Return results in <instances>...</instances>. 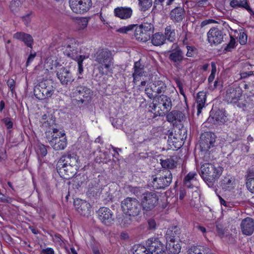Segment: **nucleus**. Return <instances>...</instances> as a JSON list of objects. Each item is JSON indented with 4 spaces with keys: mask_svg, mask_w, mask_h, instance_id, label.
Listing matches in <instances>:
<instances>
[{
    "mask_svg": "<svg viewBox=\"0 0 254 254\" xmlns=\"http://www.w3.org/2000/svg\"><path fill=\"white\" fill-rule=\"evenodd\" d=\"M148 250L151 254H165L166 247L158 238L152 237L146 241Z\"/></svg>",
    "mask_w": 254,
    "mask_h": 254,
    "instance_id": "9b49d317",
    "label": "nucleus"
},
{
    "mask_svg": "<svg viewBox=\"0 0 254 254\" xmlns=\"http://www.w3.org/2000/svg\"><path fill=\"white\" fill-rule=\"evenodd\" d=\"M200 175L210 188L214 187V184L222 175L223 168L220 166H215L211 163H205L201 166Z\"/></svg>",
    "mask_w": 254,
    "mask_h": 254,
    "instance_id": "f257e3e1",
    "label": "nucleus"
},
{
    "mask_svg": "<svg viewBox=\"0 0 254 254\" xmlns=\"http://www.w3.org/2000/svg\"><path fill=\"white\" fill-rule=\"evenodd\" d=\"M213 118L215 119L216 122L223 124L227 121V117L224 112L220 110L216 112Z\"/></svg>",
    "mask_w": 254,
    "mask_h": 254,
    "instance_id": "79ce46f5",
    "label": "nucleus"
},
{
    "mask_svg": "<svg viewBox=\"0 0 254 254\" xmlns=\"http://www.w3.org/2000/svg\"><path fill=\"white\" fill-rule=\"evenodd\" d=\"M133 250V254H143L147 249L143 246L138 245L134 246Z\"/></svg>",
    "mask_w": 254,
    "mask_h": 254,
    "instance_id": "864d4df0",
    "label": "nucleus"
},
{
    "mask_svg": "<svg viewBox=\"0 0 254 254\" xmlns=\"http://www.w3.org/2000/svg\"><path fill=\"white\" fill-rule=\"evenodd\" d=\"M138 5L141 11H145L148 10L152 5V0H138Z\"/></svg>",
    "mask_w": 254,
    "mask_h": 254,
    "instance_id": "ea45409f",
    "label": "nucleus"
},
{
    "mask_svg": "<svg viewBox=\"0 0 254 254\" xmlns=\"http://www.w3.org/2000/svg\"><path fill=\"white\" fill-rule=\"evenodd\" d=\"M211 250L207 248H198L194 247L192 248L188 254H209Z\"/></svg>",
    "mask_w": 254,
    "mask_h": 254,
    "instance_id": "58836bf2",
    "label": "nucleus"
},
{
    "mask_svg": "<svg viewBox=\"0 0 254 254\" xmlns=\"http://www.w3.org/2000/svg\"><path fill=\"white\" fill-rule=\"evenodd\" d=\"M78 45L75 42L74 39H70L64 46V54L67 57L75 61L78 60L80 55H78Z\"/></svg>",
    "mask_w": 254,
    "mask_h": 254,
    "instance_id": "2eb2a0df",
    "label": "nucleus"
},
{
    "mask_svg": "<svg viewBox=\"0 0 254 254\" xmlns=\"http://www.w3.org/2000/svg\"><path fill=\"white\" fill-rule=\"evenodd\" d=\"M138 26H140L141 29L150 36H151L154 32V25L151 23L144 22L140 25H138Z\"/></svg>",
    "mask_w": 254,
    "mask_h": 254,
    "instance_id": "a19ab883",
    "label": "nucleus"
},
{
    "mask_svg": "<svg viewBox=\"0 0 254 254\" xmlns=\"http://www.w3.org/2000/svg\"><path fill=\"white\" fill-rule=\"evenodd\" d=\"M232 185V180L229 177H225L220 182V185L223 189L227 190Z\"/></svg>",
    "mask_w": 254,
    "mask_h": 254,
    "instance_id": "de8ad7c7",
    "label": "nucleus"
},
{
    "mask_svg": "<svg viewBox=\"0 0 254 254\" xmlns=\"http://www.w3.org/2000/svg\"><path fill=\"white\" fill-rule=\"evenodd\" d=\"M88 56L85 55H80L79 59L78 60H76L78 64V72L79 74H82L83 71V67L82 63L83 61L87 58H88Z\"/></svg>",
    "mask_w": 254,
    "mask_h": 254,
    "instance_id": "a18cd8bd",
    "label": "nucleus"
},
{
    "mask_svg": "<svg viewBox=\"0 0 254 254\" xmlns=\"http://www.w3.org/2000/svg\"><path fill=\"white\" fill-rule=\"evenodd\" d=\"M165 37L171 42H174L176 40L175 29L171 25L167 26L165 29Z\"/></svg>",
    "mask_w": 254,
    "mask_h": 254,
    "instance_id": "c9c22d12",
    "label": "nucleus"
},
{
    "mask_svg": "<svg viewBox=\"0 0 254 254\" xmlns=\"http://www.w3.org/2000/svg\"><path fill=\"white\" fill-rule=\"evenodd\" d=\"M134 36L138 41L146 42L150 39L151 36L141 29L138 25H136Z\"/></svg>",
    "mask_w": 254,
    "mask_h": 254,
    "instance_id": "c85d7f7f",
    "label": "nucleus"
},
{
    "mask_svg": "<svg viewBox=\"0 0 254 254\" xmlns=\"http://www.w3.org/2000/svg\"><path fill=\"white\" fill-rule=\"evenodd\" d=\"M168 58L174 66L178 67L185 59L183 50L177 43H174L168 52Z\"/></svg>",
    "mask_w": 254,
    "mask_h": 254,
    "instance_id": "0eeeda50",
    "label": "nucleus"
},
{
    "mask_svg": "<svg viewBox=\"0 0 254 254\" xmlns=\"http://www.w3.org/2000/svg\"><path fill=\"white\" fill-rule=\"evenodd\" d=\"M145 93L150 99L157 98L159 96L156 93V89L154 81L147 85L145 89Z\"/></svg>",
    "mask_w": 254,
    "mask_h": 254,
    "instance_id": "72a5a7b5",
    "label": "nucleus"
},
{
    "mask_svg": "<svg viewBox=\"0 0 254 254\" xmlns=\"http://www.w3.org/2000/svg\"><path fill=\"white\" fill-rule=\"evenodd\" d=\"M160 163L163 168L168 169H172L176 167L177 161L173 157H170L165 160H160Z\"/></svg>",
    "mask_w": 254,
    "mask_h": 254,
    "instance_id": "f704fd0d",
    "label": "nucleus"
},
{
    "mask_svg": "<svg viewBox=\"0 0 254 254\" xmlns=\"http://www.w3.org/2000/svg\"><path fill=\"white\" fill-rule=\"evenodd\" d=\"M242 90L239 87H229L226 90L225 100L228 103H237L242 96Z\"/></svg>",
    "mask_w": 254,
    "mask_h": 254,
    "instance_id": "a211bd4d",
    "label": "nucleus"
},
{
    "mask_svg": "<svg viewBox=\"0 0 254 254\" xmlns=\"http://www.w3.org/2000/svg\"><path fill=\"white\" fill-rule=\"evenodd\" d=\"M36 152L39 156L45 157L47 154V147L41 143H38L37 144Z\"/></svg>",
    "mask_w": 254,
    "mask_h": 254,
    "instance_id": "c03bdc74",
    "label": "nucleus"
},
{
    "mask_svg": "<svg viewBox=\"0 0 254 254\" xmlns=\"http://www.w3.org/2000/svg\"><path fill=\"white\" fill-rule=\"evenodd\" d=\"M99 219L106 225H110L114 220L112 211L108 207L100 208L98 211Z\"/></svg>",
    "mask_w": 254,
    "mask_h": 254,
    "instance_id": "6ab92c4d",
    "label": "nucleus"
},
{
    "mask_svg": "<svg viewBox=\"0 0 254 254\" xmlns=\"http://www.w3.org/2000/svg\"><path fill=\"white\" fill-rule=\"evenodd\" d=\"M246 187L248 190L252 193H254V177L249 175L246 182Z\"/></svg>",
    "mask_w": 254,
    "mask_h": 254,
    "instance_id": "49530a36",
    "label": "nucleus"
},
{
    "mask_svg": "<svg viewBox=\"0 0 254 254\" xmlns=\"http://www.w3.org/2000/svg\"><path fill=\"white\" fill-rule=\"evenodd\" d=\"M53 240L55 243L58 244L60 246H62L63 244H64V241L62 236L59 234H56L55 235Z\"/></svg>",
    "mask_w": 254,
    "mask_h": 254,
    "instance_id": "6e6d98bb",
    "label": "nucleus"
},
{
    "mask_svg": "<svg viewBox=\"0 0 254 254\" xmlns=\"http://www.w3.org/2000/svg\"><path fill=\"white\" fill-rule=\"evenodd\" d=\"M154 82L158 96H160V95L164 94L166 93V91L167 90V87L165 82L161 80H156L154 81Z\"/></svg>",
    "mask_w": 254,
    "mask_h": 254,
    "instance_id": "e433bc0d",
    "label": "nucleus"
},
{
    "mask_svg": "<svg viewBox=\"0 0 254 254\" xmlns=\"http://www.w3.org/2000/svg\"><path fill=\"white\" fill-rule=\"evenodd\" d=\"M187 53L186 54V56L188 57H192L194 56L195 54V51L196 49L192 46H187Z\"/></svg>",
    "mask_w": 254,
    "mask_h": 254,
    "instance_id": "4d7b16f0",
    "label": "nucleus"
},
{
    "mask_svg": "<svg viewBox=\"0 0 254 254\" xmlns=\"http://www.w3.org/2000/svg\"><path fill=\"white\" fill-rule=\"evenodd\" d=\"M114 15L122 19H127L132 15V10L129 7H117L114 9Z\"/></svg>",
    "mask_w": 254,
    "mask_h": 254,
    "instance_id": "393cba45",
    "label": "nucleus"
},
{
    "mask_svg": "<svg viewBox=\"0 0 254 254\" xmlns=\"http://www.w3.org/2000/svg\"><path fill=\"white\" fill-rule=\"evenodd\" d=\"M17 39L23 42L27 47L32 48L33 39L30 34L23 32H17Z\"/></svg>",
    "mask_w": 254,
    "mask_h": 254,
    "instance_id": "2f4dec72",
    "label": "nucleus"
},
{
    "mask_svg": "<svg viewBox=\"0 0 254 254\" xmlns=\"http://www.w3.org/2000/svg\"><path fill=\"white\" fill-rule=\"evenodd\" d=\"M78 103L87 105L91 100L93 92L85 86H78L74 92Z\"/></svg>",
    "mask_w": 254,
    "mask_h": 254,
    "instance_id": "f8f14e48",
    "label": "nucleus"
},
{
    "mask_svg": "<svg viewBox=\"0 0 254 254\" xmlns=\"http://www.w3.org/2000/svg\"><path fill=\"white\" fill-rule=\"evenodd\" d=\"M55 251L53 249L51 248H47L44 249H43L41 251L40 254H54Z\"/></svg>",
    "mask_w": 254,
    "mask_h": 254,
    "instance_id": "680f3d73",
    "label": "nucleus"
},
{
    "mask_svg": "<svg viewBox=\"0 0 254 254\" xmlns=\"http://www.w3.org/2000/svg\"><path fill=\"white\" fill-rule=\"evenodd\" d=\"M156 101L158 103L159 108L164 113L169 112L173 106L171 98L164 94H161L157 97Z\"/></svg>",
    "mask_w": 254,
    "mask_h": 254,
    "instance_id": "4be33fe9",
    "label": "nucleus"
},
{
    "mask_svg": "<svg viewBox=\"0 0 254 254\" xmlns=\"http://www.w3.org/2000/svg\"><path fill=\"white\" fill-rule=\"evenodd\" d=\"M88 23V20L86 17H82L77 19L76 21L77 28L78 30H83L87 27Z\"/></svg>",
    "mask_w": 254,
    "mask_h": 254,
    "instance_id": "37998d69",
    "label": "nucleus"
},
{
    "mask_svg": "<svg viewBox=\"0 0 254 254\" xmlns=\"http://www.w3.org/2000/svg\"><path fill=\"white\" fill-rule=\"evenodd\" d=\"M136 24H130L127 26H124L118 30V32L121 33H127L128 32L135 30Z\"/></svg>",
    "mask_w": 254,
    "mask_h": 254,
    "instance_id": "09e8293b",
    "label": "nucleus"
},
{
    "mask_svg": "<svg viewBox=\"0 0 254 254\" xmlns=\"http://www.w3.org/2000/svg\"><path fill=\"white\" fill-rule=\"evenodd\" d=\"M103 189L98 184H96L95 181L92 180L88 185L87 194L89 197L97 198L100 196Z\"/></svg>",
    "mask_w": 254,
    "mask_h": 254,
    "instance_id": "bb28decb",
    "label": "nucleus"
},
{
    "mask_svg": "<svg viewBox=\"0 0 254 254\" xmlns=\"http://www.w3.org/2000/svg\"><path fill=\"white\" fill-rule=\"evenodd\" d=\"M216 136L210 131L205 132L200 137L199 145L201 151L207 152L215 146Z\"/></svg>",
    "mask_w": 254,
    "mask_h": 254,
    "instance_id": "1a4fd4ad",
    "label": "nucleus"
},
{
    "mask_svg": "<svg viewBox=\"0 0 254 254\" xmlns=\"http://www.w3.org/2000/svg\"><path fill=\"white\" fill-rule=\"evenodd\" d=\"M159 193L156 191H146L142 194L141 205L142 210L148 212L156 207L159 203Z\"/></svg>",
    "mask_w": 254,
    "mask_h": 254,
    "instance_id": "39448f33",
    "label": "nucleus"
},
{
    "mask_svg": "<svg viewBox=\"0 0 254 254\" xmlns=\"http://www.w3.org/2000/svg\"><path fill=\"white\" fill-rule=\"evenodd\" d=\"M167 121L173 124L182 123L186 120V115L184 111L173 110L168 112L166 115Z\"/></svg>",
    "mask_w": 254,
    "mask_h": 254,
    "instance_id": "aec40b11",
    "label": "nucleus"
},
{
    "mask_svg": "<svg viewBox=\"0 0 254 254\" xmlns=\"http://www.w3.org/2000/svg\"><path fill=\"white\" fill-rule=\"evenodd\" d=\"M55 90L51 82L48 80L42 81L37 85L34 89L35 97L39 100H44L50 97Z\"/></svg>",
    "mask_w": 254,
    "mask_h": 254,
    "instance_id": "423d86ee",
    "label": "nucleus"
},
{
    "mask_svg": "<svg viewBox=\"0 0 254 254\" xmlns=\"http://www.w3.org/2000/svg\"><path fill=\"white\" fill-rule=\"evenodd\" d=\"M177 227L176 226L172 227L169 228L166 234V239L167 242L169 241H175L176 235L178 234L177 233Z\"/></svg>",
    "mask_w": 254,
    "mask_h": 254,
    "instance_id": "4c0bfd02",
    "label": "nucleus"
},
{
    "mask_svg": "<svg viewBox=\"0 0 254 254\" xmlns=\"http://www.w3.org/2000/svg\"><path fill=\"white\" fill-rule=\"evenodd\" d=\"M151 35V43L154 46H160L165 43L166 38L163 33L157 32Z\"/></svg>",
    "mask_w": 254,
    "mask_h": 254,
    "instance_id": "473e14b6",
    "label": "nucleus"
},
{
    "mask_svg": "<svg viewBox=\"0 0 254 254\" xmlns=\"http://www.w3.org/2000/svg\"><path fill=\"white\" fill-rule=\"evenodd\" d=\"M30 16V14H27L21 17L22 21L24 22V24L26 25H28L31 22V18Z\"/></svg>",
    "mask_w": 254,
    "mask_h": 254,
    "instance_id": "0e129e2a",
    "label": "nucleus"
},
{
    "mask_svg": "<svg viewBox=\"0 0 254 254\" xmlns=\"http://www.w3.org/2000/svg\"><path fill=\"white\" fill-rule=\"evenodd\" d=\"M206 99V93L204 92H199L197 93L196 103L197 104V115H198L201 113V110L205 106Z\"/></svg>",
    "mask_w": 254,
    "mask_h": 254,
    "instance_id": "c756f323",
    "label": "nucleus"
},
{
    "mask_svg": "<svg viewBox=\"0 0 254 254\" xmlns=\"http://www.w3.org/2000/svg\"><path fill=\"white\" fill-rule=\"evenodd\" d=\"M7 85L10 89L11 93L13 94L15 92V81L13 79H9L7 82Z\"/></svg>",
    "mask_w": 254,
    "mask_h": 254,
    "instance_id": "bf43d9fd",
    "label": "nucleus"
},
{
    "mask_svg": "<svg viewBox=\"0 0 254 254\" xmlns=\"http://www.w3.org/2000/svg\"><path fill=\"white\" fill-rule=\"evenodd\" d=\"M10 10L14 13L16 10V1L15 0H12L9 5Z\"/></svg>",
    "mask_w": 254,
    "mask_h": 254,
    "instance_id": "338daca9",
    "label": "nucleus"
},
{
    "mask_svg": "<svg viewBox=\"0 0 254 254\" xmlns=\"http://www.w3.org/2000/svg\"><path fill=\"white\" fill-rule=\"evenodd\" d=\"M152 177V186L157 190L164 189L168 187L172 181V174L168 169H164Z\"/></svg>",
    "mask_w": 254,
    "mask_h": 254,
    "instance_id": "20e7f679",
    "label": "nucleus"
},
{
    "mask_svg": "<svg viewBox=\"0 0 254 254\" xmlns=\"http://www.w3.org/2000/svg\"><path fill=\"white\" fill-rule=\"evenodd\" d=\"M56 74L61 83L65 87L68 86L74 81L71 71L66 67L63 66L58 68Z\"/></svg>",
    "mask_w": 254,
    "mask_h": 254,
    "instance_id": "ddd939ff",
    "label": "nucleus"
},
{
    "mask_svg": "<svg viewBox=\"0 0 254 254\" xmlns=\"http://www.w3.org/2000/svg\"><path fill=\"white\" fill-rule=\"evenodd\" d=\"M36 52H33V53H32L31 52L30 54L29 55L28 58H27V62H26V66H27L30 63H31L33 60L34 59V58H35L36 57Z\"/></svg>",
    "mask_w": 254,
    "mask_h": 254,
    "instance_id": "e2e57ef3",
    "label": "nucleus"
},
{
    "mask_svg": "<svg viewBox=\"0 0 254 254\" xmlns=\"http://www.w3.org/2000/svg\"><path fill=\"white\" fill-rule=\"evenodd\" d=\"M121 207L125 213L133 217L139 215L142 210L140 202L136 198L129 197L121 202Z\"/></svg>",
    "mask_w": 254,
    "mask_h": 254,
    "instance_id": "7ed1b4c3",
    "label": "nucleus"
},
{
    "mask_svg": "<svg viewBox=\"0 0 254 254\" xmlns=\"http://www.w3.org/2000/svg\"><path fill=\"white\" fill-rule=\"evenodd\" d=\"M166 247V251L169 254H178L180 252L181 249L180 244L178 243H176L175 241L167 242Z\"/></svg>",
    "mask_w": 254,
    "mask_h": 254,
    "instance_id": "7c9ffc66",
    "label": "nucleus"
},
{
    "mask_svg": "<svg viewBox=\"0 0 254 254\" xmlns=\"http://www.w3.org/2000/svg\"><path fill=\"white\" fill-rule=\"evenodd\" d=\"M230 40L229 43L227 45L226 47L224 48V50L227 52H231L236 47V40L232 36H230Z\"/></svg>",
    "mask_w": 254,
    "mask_h": 254,
    "instance_id": "3c124183",
    "label": "nucleus"
},
{
    "mask_svg": "<svg viewBox=\"0 0 254 254\" xmlns=\"http://www.w3.org/2000/svg\"><path fill=\"white\" fill-rule=\"evenodd\" d=\"M57 170L61 177L65 179H69L76 173L77 168L64 164H57Z\"/></svg>",
    "mask_w": 254,
    "mask_h": 254,
    "instance_id": "4468645a",
    "label": "nucleus"
},
{
    "mask_svg": "<svg viewBox=\"0 0 254 254\" xmlns=\"http://www.w3.org/2000/svg\"><path fill=\"white\" fill-rule=\"evenodd\" d=\"M46 136L50 144L55 150H62L66 147L65 134L59 132L58 129L54 128L52 132H48Z\"/></svg>",
    "mask_w": 254,
    "mask_h": 254,
    "instance_id": "f03ea898",
    "label": "nucleus"
},
{
    "mask_svg": "<svg viewBox=\"0 0 254 254\" xmlns=\"http://www.w3.org/2000/svg\"><path fill=\"white\" fill-rule=\"evenodd\" d=\"M196 175V172H190L185 177L184 180L191 181L194 180V177Z\"/></svg>",
    "mask_w": 254,
    "mask_h": 254,
    "instance_id": "052dcab7",
    "label": "nucleus"
},
{
    "mask_svg": "<svg viewBox=\"0 0 254 254\" xmlns=\"http://www.w3.org/2000/svg\"><path fill=\"white\" fill-rule=\"evenodd\" d=\"M175 0H154V4L160 5L164 8L165 6L170 5Z\"/></svg>",
    "mask_w": 254,
    "mask_h": 254,
    "instance_id": "603ef678",
    "label": "nucleus"
},
{
    "mask_svg": "<svg viewBox=\"0 0 254 254\" xmlns=\"http://www.w3.org/2000/svg\"><path fill=\"white\" fill-rule=\"evenodd\" d=\"M113 57L111 52L106 49H102L98 51L95 55V61L99 63L102 69L104 67L107 71L111 69L113 65Z\"/></svg>",
    "mask_w": 254,
    "mask_h": 254,
    "instance_id": "6e6552de",
    "label": "nucleus"
},
{
    "mask_svg": "<svg viewBox=\"0 0 254 254\" xmlns=\"http://www.w3.org/2000/svg\"><path fill=\"white\" fill-rule=\"evenodd\" d=\"M216 229L220 237H222L224 236L225 233V229L222 225L219 223H216Z\"/></svg>",
    "mask_w": 254,
    "mask_h": 254,
    "instance_id": "13d9d810",
    "label": "nucleus"
},
{
    "mask_svg": "<svg viewBox=\"0 0 254 254\" xmlns=\"http://www.w3.org/2000/svg\"><path fill=\"white\" fill-rule=\"evenodd\" d=\"M240 228L243 235H251L254 232V220L249 217L242 219L240 224Z\"/></svg>",
    "mask_w": 254,
    "mask_h": 254,
    "instance_id": "412c9836",
    "label": "nucleus"
},
{
    "mask_svg": "<svg viewBox=\"0 0 254 254\" xmlns=\"http://www.w3.org/2000/svg\"><path fill=\"white\" fill-rule=\"evenodd\" d=\"M230 5L233 8H244L251 15H254V11L249 5L247 0H232L230 2Z\"/></svg>",
    "mask_w": 254,
    "mask_h": 254,
    "instance_id": "cd10ccee",
    "label": "nucleus"
},
{
    "mask_svg": "<svg viewBox=\"0 0 254 254\" xmlns=\"http://www.w3.org/2000/svg\"><path fill=\"white\" fill-rule=\"evenodd\" d=\"M78 157L73 152H67L62 156L58 161V164H64L66 165H71L73 167L78 166Z\"/></svg>",
    "mask_w": 254,
    "mask_h": 254,
    "instance_id": "5701e85b",
    "label": "nucleus"
},
{
    "mask_svg": "<svg viewBox=\"0 0 254 254\" xmlns=\"http://www.w3.org/2000/svg\"><path fill=\"white\" fill-rule=\"evenodd\" d=\"M239 40L240 44L242 45H245L247 42V35L243 30L240 32Z\"/></svg>",
    "mask_w": 254,
    "mask_h": 254,
    "instance_id": "5fc2aeb1",
    "label": "nucleus"
},
{
    "mask_svg": "<svg viewBox=\"0 0 254 254\" xmlns=\"http://www.w3.org/2000/svg\"><path fill=\"white\" fill-rule=\"evenodd\" d=\"M133 69V82L136 84L137 81H139L141 76L145 75L146 72L144 71V66L140 63V60L134 63Z\"/></svg>",
    "mask_w": 254,
    "mask_h": 254,
    "instance_id": "a878e982",
    "label": "nucleus"
},
{
    "mask_svg": "<svg viewBox=\"0 0 254 254\" xmlns=\"http://www.w3.org/2000/svg\"><path fill=\"white\" fill-rule=\"evenodd\" d=\"M4 122L8 128H10L12 126V123L9 118L4 119Z\"/></svg>",
    "mask_w": 254,
    "mask_h": 254,
    "instance_id": "774afa93",
    "label": "nucleus"
},
{
    "mask_svg": "<svg viewBox=\"0 0 254 254\" xmlns=\"http://www.w3.org/2000/svg\"><path fill=\"white\" fill-rule=\"evenodd\" d=\"M74 205L76 212L80 215L87 217L90 215L91 205L86 201L76 199L74 201Z\"/></svg>",
    "mask_w": 254,
    "mask_h": 254,
    "instance_id": "dca6fc26",
    "label": "nucleus"
},
{
    "mask_svg": "<svg viewBox=\"0 0 254 254\" xmlns=\"http://www.w3.org/2000/svg\"><path fill=\"white\" fill-rule=\"evenodd\" d=\"M186 11L184 7L177 6L170 13V19L175 23L181 22L185 17Z\"/></svg>",
    "mask_w": 254,
    "mask_h": 254,
    "instance_id": "b1692460",
    "label": "nucleus"
},
{
    "mask_svg": "<svg viewBox=\"0 0 254 254\" xmlns=\"http://www.w3.org/2000/svg\"><path fill=\"white\" fill-rule=\"evenodd\" d=\"M131 222L130 218L128 216H126L122 220V224L124 227H127Z\"/></svg>",
    "mask_w": 254,
    "mask_h": 254,
    "instance_id": "69168bd1",
    "label": "nucleus"
},
{
    "mask_svg": "<svg viewBox=\"0 0 254 254\" xmlns=\"http://www.w3.org/2000/svg\"><path fill=\"white\" fill-rule=\"evenodd\" d=\"M69 6L72 11L77 14H83L92 6L91 0H69Z\"/></svg>",
    "mask_w": 254,
    "mask_h": 254,
    "instance_id": "9d476101",
    "label": "nucleus"
},
{
    "mask_svg": "<svg viewBox=\"0 0 254 254\" xmlns=\"http://www.w3.org/2000/svg\"><path fill=\"white\" fill-rule=\"evenodd\" d=\"M147 230L150 232H154L157 228V224L155 220L150 218L147 220Z\"/></svg>",
    "mask_w": 254,
    "mask_h": 254,
    "instance_id": "8fccbe9b",
    "label": "nucleus"
},
{
    "mask_svg": "<svg viewBox=\"0 0 254 254\" xmlns=\"http://www.w3.org/2000/svg\"><path fill=\"white\" fill-rule=\"evenodd\" d=\"M224 34L222 30L217 28H211L207 33V39L211 45H217L223 40Z\"/></svg>",
    "mask_w": 254,
    "mask_h": 254,
    "instance_id": "f3484780",
    "label": "nucleus"
}]
</instances>
